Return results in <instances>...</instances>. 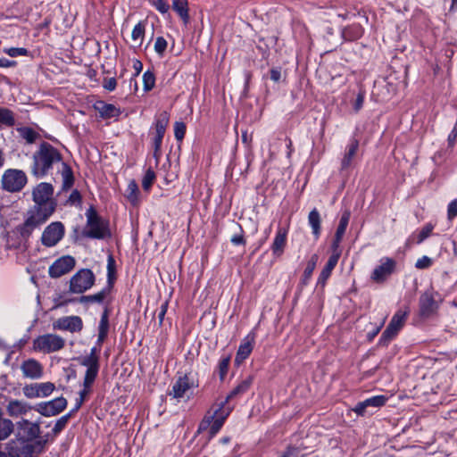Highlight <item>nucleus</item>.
<instances>
[{"mask_svg":"<svg viewBox=\"0 0 457 457\" xmlns=\"http://www.w3.org/2000/svg\"><path fill=\"white\" fill-rule=\"evenodd\" d=\"M165 132L155 130L154 137H153V148H154V158L156 160V163L159 162L162 155V144Z\"/></svg>","mask_w":457,"mask_h":457,"instance_id":"35","label":"nucleus"},{"mask_svg":"<svg viewBox=\"0 0 457 457\" xmlns=\"http://www.w3.org/2000/svg\"><path fill=\"white\" fill-rule=\"evenodd\" d=\"M81 201H82V197H81L79 191L77 189H74L71 193V195L67 200V203L70 204L71 205H77V204H80Z\"/></svg>","mask_w":457,"mask_h":457,"instance_id":"59","label":"nucleus"},{"mask_svg":"<svg viewBox=\"0 0 457 457\" xmlns=\"http://www.w3.org/2000/svg\"><path fill=\"white\" fill-rule=\"evenodd\" d=\"M170 114L166 111H162L155 116L154 129L165 132L169 125Z\"/></svg>","mask_w":457,"mask_h":457,"instance_id":"34","label":"nucleus"},{"mask_svg":"<svg viewBox=\"0 0 457 457\" xmlns=\"http://www.w3.org/2000/svg\"><path fill=\"white\" fill-rule=\"evenodd\" d=\"M39 422L21 420L16 423L15 438L8 443L11 457H33L46 447L49 434L40 436Z\"/></svg>","mask_w":457,"mask_h":457,"instance_id":"2","label":"nucleus"},{"mask_svg":"<svg viewBox=\"0 0 457 457\" xmlns=\"http://www.w3.org/2000/svg\"><path fill=\"white\" fill-rule=\"evenodd\" d=\"M20 133L22 138H24L29 144L34 143L39 137V134L29 127L21 128L20 129Z\"/></svg>","mask_w":457,"mask_h":457,"instance_id":"44","label":"nucleus"},{"mask_svg":"<svg viewBox=\"0 0 457 457\" xmlns=\"http://www.w3.org/2000/svg\"><path fill=\"white\" fill-rule=\"evenodd\" d=\"M457 216V199L451 201L447 207V218L452 220Z\"/></svg>","mask_w":457,"mask_h":457,"instance_id":"61","label":"nucleus"},{"mask_svg":"<svg viewBox=\"0 0 457 457\" xmlns=\"http://www.w3.org/2000/svg\"><path fill=\"white\" fill-rule=\"evenodd\" d=\"M76 264L75 259L71 255H65L58 258L49 267L48 273L53 278H57L70 272Z\"/></svg>","mask_w":457,"mask_h":457,"instance_id":"14","label":"nucleus"},{"mask_svg":"<svg viewBox=\"0 0 457 457\" xmlns=\"http://www.w3.org/2000/svg\"><path fill=\"white\" fill-rule=\"evenodd\" d=\"M186 124L183 121H176L174 124V137L177 141L181 142L186 134Z\"/></svg>","mask_w":457,"mask_h":457,"instance_id":"48","label":"nucleus"},{"mask_svg":"<svg viewBox=\"0 0 457 457\" xmlns=\"http://www.w3.org/2000/svg\"><path fill=\"white\" fill-rule=\"evenodd\" d=\"M386 401H387V397L383 395H375V396H371L370 398L365 399V403H366V405L368 406V408L382 407L386 404Z\"/></svg>","mask_w":457,"mask_h":457,"instance_id":"43","label":"nucleus"},{"mask_svg":"<svg viewBox=\"0 0 457 457\" xmlns=\"http://www.w3.org/2000/svg\"><path fill=\"white\" fill-rule=\"evenodd\" d=\"M111 289L108 287H104L101 291L94 295H81L79 298H71V299H63L59 303L56 304L57 307L64 306L69 304L70 303L78 302L79 303L87 304V303H103L105 297L111 293Z\"/></svg>","mask_w":457,"mask_h":457,"instance_id":"16","label":"nucleus"},{"mask_svg":"<svg viewBox=\"0 0 457 457\" xmlns=\"http://www.w3.org/2000/svg\"><path fill=\"white\" fill-rule=\"evenodd\" d=\"M64 345L65 340L56 334H45L33 340L34 350L45 353L57 352L62 349Z\"/></svg>","mask_w":457,"mask_h":457,"instance_id":"9","label":"nucleus"},{"mask_svg":"<svg viewBox=\"0 0 457 457\" xmlns=\"http://www.w3.org/2000/svg\"><path fill=\"white\" fill-rule=\"evenodd\" d=\"M396 337L390 329L387 328L383 331L378 345V346H387L388 344Z\"/></svg>","mask_w":457,"mask_h":457,"instance_id":"51","label":"nucleus"},{"mask_svg":"<svg viewBox=\"0 0 457 457\" xmlns=\"http://www.w3.org/2000/svg\"><path fill=\"white\" fill-rule=\"evenodd\" d=\"M434 225L431 222L427 223L419 232L416 239V244L420 245L426 240L434 229Z\"/></svg>","mask_w":457,"mask_h":457,"instance_id":"45","label":"nucleus"},{"mask_svg":"<svg viewBox=\"0 0 457 457\" xmlns=\"http://www.w3.org/2000/svg\"><path fill=\"white\" fill-rule=\"evenodd\" d=\"M155 85V75L154 71L147 70L143 74V87L144 91L148 92L151 91Z\"/></svg>","mask_w":457,"mask_h":457,"instance_id":"40","label":"nucleus"},{"mask_svg":"<svg viewBox=\"0 0 457 457\" xmlns=\"http://www.w3.org/2000/svg\"><path fill=\"white\" fill-rule=\"evenodd\" d=\"M115 280H116V262L114 260V257L112 254H110L107 258V285H106V287H108L112 290Z\"/></svg>","mask_w":457,"mask_h":457,"instance_id":"31","label":"nucleus"},{"mask_svg":"<svg viewBox=\"0 0 457 457\" xmlns=\"http://www.w3.org/2000/svg\"><path fill=\"white\" fill-rule=\"evenodd\" d=\"M153 5L162 14L168 13L170 9L166 0H153Z\"/></svg>","mask_w":457,"mask_h":457,"instance_id":"57","label":"nucleus"},{"mask_svg":"<svg viewBox=\"0 0 457 457\" xmlns=\"http://www.w3.org/2000/svg\"><path fill=\"white\" fill-rule=\"evenodd\" d=\"M168 302H164L163 303H162L161 307H160V311L158 312V320H159V324L162 325V322H163V320H164V316L167 312V310H168Z\"/></svg>","mask_w":457,"mask_h":457,"instance_id":"64","label":"nucleus"},{"mask_svg":"<svg viewBox=\"0 0 457 457\" xmlns=\"http://www.w3.org/2000/svg\"><path fill=\"white\" fill-rule=\"evenodd\" d=\"M109 310L104 308L98 325V332L108 334L109 332Z\"/></svg>","mask_w":457,"mask_h":457,"instance_id":"46","label":"nucleus"},{"mask_svg":"<svg viewBox=\"0 0 457 457\" xmlns=\"http://www.w3.org/2000/svg\"><path fill=\"white\" fill-rule=\"evenodd\" d=\"M54 187L48 182H40L32 189L33 211L50 218L56 209V201L53 197Z\"/></svg>","mask_w":457,"mask_h":457,"instance_id":"3","label":"nucleus"},{"mask_svg":"<svg viewBox=\"0 0 457 457\" xmlns=\"http://www.w3.org/2000/svg\"><path fill=\"white\" fill-rule=\"evenodd\" d=\"M432 265L431 258L424 255L421 258L418 259L415 263V267L419 270L428 269Z\"/></svg>","mask_w":457,"mask_h":457,"instance_id":"58","label":"nucleus"},{"mask_svg":"<svg viewBox=\"0 0 457 457\" xmlns=\"http://www.w3.org/2000/svg\"><path fill=\"white\" fill-rule=\"evenodd\" d=\"M353 411L358 416H365L368 413V406L366 405L365 400L357 403L356 405L353 408Z\"/></svg>","mask_w":457,"mask_h":457,"instance_id":"60","label":"nucleus"},{"mask_svg":"<svg viewBox=\"0 0 457 457\" xmlns=\"http://www.w3.org/2000/svg\"><path fill=\"white\" fill-rule=\"evenodd\" d=\"M364 99H365V90L361 88L359 93L357 94L356 99L353 104V108L355 112H358L362 108Z\"/></svg>","mask_w":457,"mask_h":457,"instance_id":"55","label":"nucleus"},{"mask_svg":"<svg viewBox=\"0 0 457 457\" xmlns=\"http://www.w3.org/2000/svg\"><path fill=\"white\" fill-rule=\"evenodd\" d=\"M339 257L340 253H332L329 256L326 265L323 267L318 278V285H321L322 287L325 286L327 280L328 279L332 273V270L337 266Z\"/></svg>","mask_w":457,"mask_h":457,"instance_id":"24","label":"nucleus"},{"mask_svg":"<svg viewBox=\"0 0 457 457\" xmlns=\"http://www.w3.org/2000/svg\"><path fill=\"white\" fill-rule=\"evenodd\" d=\"M287 230L279 228L271 245V250L274 255L280 256L287 244Z\"/></svg>","mask_w":457,"mask_h":457,"instance_id":"26","label":"nucleus"},{"mask_svg":"<svg viewBox=\"0 0 457 457\" xmlns=\"http://www.w3.org/2000/svg\"><path fill=\"white\" fill-rule=\"evenodd\" d=\"M86 228L82 230L84 237L92 239H105L111 237L108 221L104 220L93 205L86 211Z\"/></svg>","mask_w":457,"mask_h":457,"instance_id":"4","label":"nucleus"},{"mask_svg":"<svg viewBox=\"0 0 457 457\" xmlns=\"http://www.w3.org/2000/svg\"><path fill=\"white\" fill-rule=\"evenodd\" d=\"M408 312L397 311L392 317L387 328L390 329L395 335H397L401 328L403 327Z\"/></svg>","mask_w":457,"mask_h":457,"instance_id":"27","label":"nucleus"},{"mask_svg":"<svg viewBox=\"0 0 457 457\" xmlns=\"http://www.w3.org/2000/svg\"><path fill=\"white\" fill-rule=\"evenodd\" d=\"M156 179L155 172L152 168H148L142 179V187L145 191H149Z\"/></svg>","mask_w":457,"mask_h":457,"instance_id":"41","label":"nucleus"},{"mask_svg":"<svg viewBox=\"0 0 457 457\" xmlns=\"http://www.w3.org/2000/svg\"><path fill=\"white\" fill-rule=\"evenodd\" d=\"M172 9L178 13L185 24L189 22L187 0H172Z\"/></svg>","mask_w":457,"mask_h":457,"instance_id":"29","label":"nucleus"},{"mask_svg":"<svg viewBox=\"0 0 457 457\" xmlns=\"http://www.w3.org/2000/svg\"><path fill=\"white\" fill-rule=\"evenodd\" d=\"M93 107L98 112L99 117L104 120L112 118L116 119L121 114L120 108L116 107L112 104H107L102 100L96 101Z\"/></svg>","mask_w":457,"mask_h":457,"instance_id":"21","label":"nucleus"},{"mask_svg":"<svg viewBox=\"0 0 457 457\" xmlns=\"http://www.w3.org/2000/svg\"><path fill=\"white\" fill-rule=\"evenodd\" d=\"M55 169L62 174V190H70L75 180L71 167L63 162L62 154L56 147L46 141H42L31 155L29 173L35 179H42L52 176Z\"/></svg>","mask_w":457,"mask_h":457,"instance_id":"1","label":"nucleus"},{"mask_svg":"<svg viewBox=\"0 0 457 457\" xmlns=\"http://www.w3.org/2000/svg\"><path fill=\"white\" fill-rule=\"evenodd\" d=\"M396 262L393 258L384 257L380 264L371 273V279L376 283H384L395 272Z\"/></svg>","mask_w":457,"mask_h":457,"instance_id":"13","label":"nucleus"},{"mask_svg":"<svg viewBox=\"0 0 457 457\" xmlns=\"http://www.w3.org/2000/svg\"><path fill=\"white\" fill-rule=\"evenodd\" d=\"M308 223H309V225L311 226V228L312 229V235L314 236L315 239H318L320 237V236L321 219H320V214L319 211L316 208L312 209L309 212Z\"/></svg>","mask_w":457,"mask_h":457,"instance_id":"28","label":"nucleus"},{"mask_svg":"<svg viewBox=\"0 0 457 457\" xmlns=\"http://www.w3.org/2000/svg\"><path fill=\"white\" fill-rule=\"evenodd\" d=\"M117 81L115 78H104L103 81V87L110 92L116 88Z\"/></svg>","mask_w":457,"mask_h":457,"instance_id":"62","label":"nucleus"},{"mask_svg":"<svg viewBox=\"0 0 457 457\" xmlns=\"http://www.w3.org/2000/svg\"><path fill=\"white\" fill-rule=\"evenodd\" d=\"M195 386L194 379L188 374H185L176 380L169 395H172L174 398H181L188 389Z\"/></svg>","mask_w":457,"mask_h":457,"instance_id":"20","label":"nucleus"},{"mask_svg":"<svg viewBox=\"0 0 457 457\" xmlns=\"http://www.w3.org/2000/svg\"><path fill=\"white\" fill-rule=\"evenodd\" d=\"M350 216H351V213L349 211H345L340 218V220H339V224L337 228V230H336V233L335 235L337 236V239L339 237H343L345 233V230H346V228L348 226V223H349V220H350Z\"/></svg>","mask_w":457,"mask_h":457,"instance_id":"37","label":"nucleus"},{"mask_svg":"<svg viewBox=\"0 0 457 457\" xmlns=\"http://www.w3.org/2000/svg\"><path fill=\"white\" fill-rule=\"evenodd\" d=\"M67 404L68 402L66 398L60 396L48 402L39 403L35 410L42 416L52 417L63 411L66 409Z\"/></svg>","mask_w":457,"mask_h":457,"instance_id":"12","label":"nucleus"},{"mask_svg":"<svg viewBox=\"0 0 457 457\" xmlns=\"http://www.w3.org/2000/svg\"><path fill=\"white\" fill-rule=\"evenodd\" d=\"M71 417H72L71 413L68 412L65 415L59 418L56 420V422L52 429L53 436H58L66 428V426Z\"/></svg>","mask_w":457,"mask_h":457,"instance_id":"39","label":"nucleus"},{"mask_svg":"<svg viewBox=\"0 0 457 457\" xmlns=\"http://www.w3.org/2000/svg\"><path fill=\"white\" fill-rule=\"evenodd\" d=\"M304 454H301V448L297 446L289 445L280 457H303Z\"/></svg>","mask_w":457,"mask_h":457,"instance_id":"56","label":"nucleus"},{"mask_svg":"<svg viewBox=\"0 0 457 457\" xmlns=\"http://www.w3.org/2000/svg\"><path fill=\"white\" fill-rule=\"evenodd\" d=\"M233 407L224 406L217 403L212 407L204 415L203 420L199 424L198 430H205L209 428L210 436H214L222 428L226 419L232 411Z\"/></svg>","mask_w":457,"mask_h":457,"instance_id":"5","label":"nucleus"},{"mask_svg":"<svg viewBox=\"0 0 457 457\" xmlns=\"http://www.w3.org/2000/svg\"><path fill=\"white\" fill-rule=\"evenodd\" d=\"M236 226L238 228L239 233L238 234H235L234 236H232L230 241L235 245H245L246 242H245V239L244 237V230H243V228H242L240 224L236 223Z\"/></svg>","mask_w":457,"mask_h":457,"instance_id":"54","label":"nucleus"},{"mask_svg":"<svg viewBox=\"0 0 457 457\" xmlns=\"http://www.w3.org/2000/svg\"><path fill=\"white\" fill-rule=\"evenodd\" d=\"M167 40L163 37H157L154 43V51L156 54L162 57L167 49Z\"/></svg>","mask_w":457,"mask_h":457,"instance_id":"50","label":"nucleus"},{"mask_svg":"<svg viewBox=\"0 0 457 457\" xmlns=\"http://www.w3.org/2000/svg\"><path fill=\"white\" fill-rule=\"evenodd\" d=\"M343 35L345 38L349 40L356 39L361 35V27L358 25L352 26L349 29H346Z\"/></svg>","mask_w":457,"mask_h":457,"instance_id":"53","label":"nucleus"},{"mask_svg":"<svg viewBox=\"0 0 457 457\" xmlns=\"http://www.w3.org/2000/svg\"><path fill=\"white\" fill-rule=\"evenodd\" d=\"M255 341V333L250 332L241 342L237 349L235 362L240 364L251 354Z\"/></svg>","mask_w":457,"mask_h":457,"instance_id":"19","label":"nucleus"},{"mask_svg":"<svg viewBox=\"0 0 457 457\" xmlns=\"http://www.w3.org/2000/svg\"><path fill=\"white\" fill-rule=\"evenodd\" d=\"M21 370L25 378L31 379H37L43 376V366L35 359L24 361L21 366Z\"/></svg>","mask_w":457,"mask_h":457,"instance_id":"22","label":"nucleus"},{"mask_svg":"<svg viewBox=\"0 0 457 457\" xmlns=\"http://www.w3.org/2000/svg\"><path fill=\"white\" fill-rule=\"evenodd\" d=\"M270 79L274 82H278L281 79V68L274 67L270 71Z\"/></svg>","mask_w":457,"mask_h":457,"instance_id":"63","label":"nucleus"},{"mask_svg":"<svg viewBox=\"0 0 457 457\" xmlns=\"http://www.w3.org/2000/svg\"><path fill=\"white\" fill-rule=\"evenodd\" d=\"M139 189L135 180H131L127 187V198L132 204H137L138 201Z\"/></svg>","mask_w":457,"mask_h":457,"instance_id":"38","label":"nucleus"},{"mask_svg":"<svg viewBox=\"0 0 457 457\" xmlns=\"http://www.w3.org/2000/svg\"><path fill=\"white\" fill-rule=\"evenodd\" d=\"M3 52L11 57L27 56V55H29V50L24 47L4 48Z\"/></svg>","mask_w":457,"mask_h":457,"instance_id":"47","label":"nucleus"},{"mask_svg":"<svg viewBox=\"0 0 457 457\" xmlns=\"http://www.w3.org/2000/svg\"><path fill=\"white\" fill-rule=\"evenodd\" d=\"M229 363H230V356L229 355L221 357V359L220 360V361L218 363L217 370H218L220 379L221 381L224 380V378L228 373Z\"/></svg>","mask_w":457,"mask_h":457,"instance_id":"42","label":"nucleus"},{"mask_svg":"<svg viewBox=\"0 0 457 457\" xmlns=\"http://www.w3.org/2000/svg\"><path fill=\"white\" fill-rule=\"evenodd\" d=\"M318 254L314 253L311 256L310 260L308 261L301 279V284L303 286L307 285L309 280L311 279L312 272L315 270L316 264L318 262Z\"/></svg>","mask_w":457,"mask_h":457,"instance_id":"30","label":"nucleus"},{"mask_svg":"<svg viewBox=\"0 0 457 457\" xmlns=\"http://www.w3.org/2000/svg\"><path fill=\"white\" fill-rule=\"evenodd\" d=\"M253 384V377L248 376L246 378L243 379L233 390L227 395L224 401L220 402L221 404L227 406L229 400L245 394L251 387Z\"/></svg>","mask_w":457,"mask_h":457,"instance_id":"25","label":"nucleus"},{"mask_svg":"<svg viewBox=\"0 0 457 457\" xmlns=\"http://www.w3.org/2000/svg\"><path fill=\"white\" fill-rule=\"evenodd\" d=\"M420 315L422 318H429L436 313L438 304L431 292H424L419 300Z\"/></svg>","mask_w":457,"mask_h":457,"instance_id":"18","label":"nucleus"},{"mask_svg":"<svg viewBox=\"0 0 457 457\" xmlns=\"http://www.w3.org/2000/svg\"><path fill=\"white\" fill-rule=\"evenodd\" d=\"M145 25H146V22L144 21H141L135 25V27L132 30V33H131L132 40L135 42L138 41V46H140L142 45L143 39L145 37Z\"/></svg>","mask_w":457,"mask_h":457,"instance_id":"36","label":"nucleus"},{"mask_svg":"<svg viewBox=\"0 0 457 457\" xmlns=\"http://www.w3.org/2000/svg\"><path fill=\"white\" fill-rule=\"evenodd\" d=\"M1 183L5 191L17 193L21 191L28 183V177L21 170L8 169L4 172Z\"/></svg>","mask_w":457,"mask_h":457,"instance_id":"7","label":"nucleus"},{"mask_svg":"<svg viewBox=\"0 0 457 457\" xmlns=\"http://www.w3.org/2000/svg\"><path fill=\"white\" fill-rule=\"evenodd\" d=\"M396 337L390 329L387 328L383 331L378 345V346H387L388 344Z\"/></svg>","mask_w":457,"mask_h":457,"instance_id":"52","label":"nucleus"},{"mask_svg":"<svg viewBox=\"0 0 457 457\" xmlns=\"http://www.w3.org/2000/svg\"><path fill=\"white\" fill-rule=\"evenodd\" d=\"M96 281L94 272L89 269H80L70 279L69 291L72 294H83L90 289Z\"/></svg>","mask_w":457,"mask_h":457,"instance_id":"8","label":"nucleus"},{"mask_svg":"<svg viewBox=\"0 0 457 457\" xmlns=\"http://www.w3.org/2000/svg\"><path fill=\"white\" fill-rule=\"evenodd\" d=\"M8 128L15 125V115L12 111L8 108L0 107V126Z\"/></svg>","mask_w":457,"mask_h":457,"instance_id":"33","label":"nucleus"},{"mask_svg":"<svg viewBox=\"0 0 457 457\" xmlns=\"http://www.w3.org/2000/svg\"><path fill=\"white\" fill-rule=\"evenodd\" d=\"M28 214L29 216L25 221L22 224L17 226L13 230V233H17L19 235V245L22 243H27L34 229L40 227L49 219L48 217H43V214H40L33 210H30Z\"/></svg>","mask_w":457,"mask_h":457,"instance_id":"6","label":"nucleus"},{"mask_svg":"<svg viewBox=\"0 0 457 457\" xmlns=\"http://www.w3.org/2000/svg\"><path fill=\"white\" fill-rule=\"evenodd\" d=\"M89 391L90 388L84 387L79 392V397L76 400L75 406L69 411V413H71V415L73 416L80 409Z\"/></svg>","mask_w":457,"mask_h":457,"instance_id":"49","label":"nucleus"},{"mask_svg":"<svg viewBox=\"0 0 457 457\" xmlns=\"http://www.w3.org/2000/svg\"><path fill=\"white\" fill-rule=\"evenodd\" d=\"M79 364L87 368L83 379V387L91 388L98 376L100 358L86 355L79 359Z\"/></svg>","mask_w":457,"mask_h":457,"instance_id":"10","label":"nucleus"},{"mask_svg":"<svg viewBox=\"0 0 457 457\" xmlns=\"http://www.w3.org/2000/svg\"><path fill=\"white\" fill-rule=\"evenodd\" d=\"M64 226L60 221L49 224L43 231L41 242L47 247L56 245L64 236Z\"/></svg>","mask_w":457,"mask_h":457,"instance_id":"11","label":"nucleus"},{"mask_svg":"<svg viewBox=\"0 0 457 457\" xmlns=\"http://www.w3.org/2000/svg\"><path fill=\"white\" fill-rule=\"evenodd\" d=\"M358 148H359V141L354 137L351 138L349 144L347 145V146L345 148V153L344 154V157L341 161V167H340L341 170H345L349 169L354 156L357 154Z\"/></svg>","mask_w":457,"mask_h":457,"instance_id":"23","label":"nucleus"},{"mask_svg":"<svg viewBox=\"0 0 457 457\" xmlns=\"http://www.w3.org/2000/svg\"><path fill=\"white\" fill-rule=\"evenodd\" d=\"M7 411L12 417H18L19 415L24 414L28 411L27 405L18 400L10 401L7 405Z\"/></svg>","mask_w":457,"mask_h":457,"instance_id":"32","label":"nucleus"},{"mask_svg":"<svg viewBox=\"0 0 457 457\" xmlns=\"http://www.w3.org/2000/svg\"><path fill=\"white\" fill-rule=\"evenodd\" d=\"M54 329L67 330L71 333L80 332L83 328V321L79 316H66L59 318L54 322Z\"/></svg>","mask_w":457,"mask_h":457,"instance_id":"17","label":"nucleus"},{"mask_svg":"<svg viewBox=\"0 0 457 457\" xmlns=\"http://www.w3.org/2000/svg\"><path fill=\"white\" fill-rule=\"evenodd\" d=\"M55 386L52 382L35 383L23 387V393L28 398L46 397L50 395Z\"/></svg>","mask_w":457,"mask_h":457,"instance_id":"15","label":"nucleus"}]
</instances>
